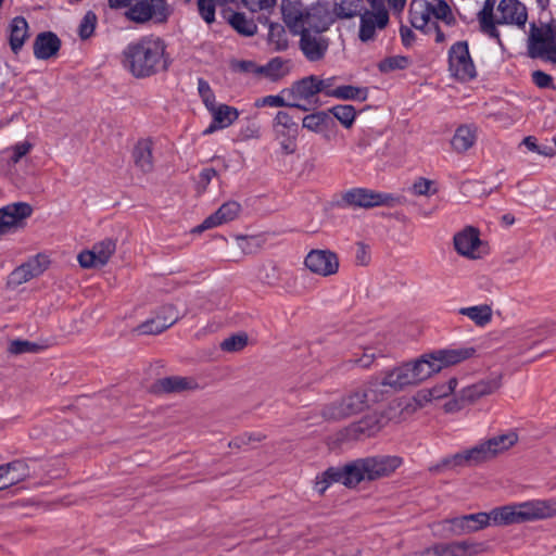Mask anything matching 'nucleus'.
I'll return each mask as SVG.
<instances>
[{"instance_id":"60","label":"nucleus","mask_w":556,"mask_h":556,"mask_svg":"<svg viewBox=\"0 0 556 556\" xmlns=\"http://www.w3.org/2000/svg\"><path fill=\"white\" fill-rule=\"evenodd\" d=\"M413 400L418 407H424L433 401V393H431L430 389H422L414 395Z\"/></svg>"},{"instance_id":"52","label":"nucleus","mask_w":556,"mask_h":556,"mask_svg":"<svg viewBox=\"0 0 556 556\" xmlns=\"http://www.w3.org/2000/svg\"><path fill=\"white\" fill-rule=\"evenodd\" d=\"M410 191L415 195H431L437 192V189L432 180L419 177L414 181Z\"/></svg>"},{"instance_id":"58","label":"nucleus","mask_w":556,"mask_h":556,"mask_svg":"<svg viewBox=\"0 0 556 556\" xmlns=\"http://www.w3.org/2000/svg\"><path fill=\"white\" fill-rule=\"evenodd\" d=\"M407 0H368L370 7H377L388 3L389 8L393 10L395 13H401Z\"/></svg>"},{"instance_id":"8","label":"nucleus","mask_w":556,"mask_h":556,"mask_svg":"<svg viewBox=\"0 0 556 556\" xmlns=\"http://www.w3.org/2000/svg\"><path fill=\"white\" fill-rule=\"evenodd\" d=\"M344 206L353 208H371L393 206L396 198L390 193L377 192L367 188H351L342 193Z\"/></svg>"},{"instance_id":"18","label":"nucleus","mask_w":556,"mask_h":556,"mask_svg":"<svg viewBox=\"0 0 556 556\" xmlns=\"http://www.w3.org/2000/svg\"><path fill=\"white\" fill-rule=\"evenodd\" d=\"M518 441V435L514 431H508L503 434H498L490 438L486 441L480 442L476 445L479 451V456L482 463L488 462L498 454L509 450Z\"/></svg>"},{"instance_id":"35","label":"nucleus","mask_w":556,"mask_h":556,"mask_svg":"<svg viewBox=\"0 0 556 556\" xmlns=\"http://www.w3.org/2000/svg\"><path fill=\"white\" fill-rule=\"evenodd\" d=\"M277 138H298L299 125L292 116L285 112H277L273 122Z\"/></svg>"},{"instance_id":"41","label":"nucleus","mask_w":556,"mask_h":556,"mask_svg":"<svg viewBox=\"0 0 556 556\" xmlns=\"http://www.w3.org/2000/svg\"><path fill=\"white\" fill-rule=\"evenodd\" d=\"M368 98V89L365 87H356L352 85L338 86L336 99L366 101Z\"/></svg>"},{"instance_id":"22","label":"nucleus","mask_w":556,"mask_h":556,"mask_svg":"<svg viewBox=\"0 0 556 556\" xmlns=\"http://www.w3.org/2000/svg\"><path fill=\"white\" fill-rule=\"evenodd\" d=\"M241 205L236 201H228L224 203L214 214L206 217L201 225H199L194 231L202 232L206 229H211L220 226L225 223L233 220L240 213Z\"/></svg>"},{"instance_id":"2","label":"nucleus","mask_w":556,"mask_h":556,"mask_svg":"<svg viewBox=\"0 0 556 556\" xmlns=\"http://www.w3.org/2000/svg\"><path fill=\"white\" fill-rule=\"evenodd\" d=\"M122 65L136 78L151 77L168 66L166 43L157 36H143L129 42L122 52Z\"/></svg>"},{"instance_id":"29","label":"nucleus","mask_w":556,"mask_h":556,"mask_svg":"<svg viewBox=\"0 0 556 556\" xmlns=\"http://www.w3.org/2000/svg\"><path fill=\"white\" fill-rule=\"evenodd\" d=\"M501 387L500 377L488 380H481L475 384L465 388L462 391V399L468 402H475L478 399L495 392Z\"/></svg>"},{"instance_id":"26","label":"nucleus","mask_w":556,"mask_h":556,"mask_svg":"<svg viewBox=\"0 0 556 556\" xmlns=\"http://www.w3.org/2000/svg\"><path fill=\"white\" fill-rule=\"evenodd\" d=\"M283 93H289L291 101H309L318 94L316 76L309 75L300 80L294 81L289 88H283Z\"/></svg>"},{"instance_id":"38","label":"nucleus","mask_w":556,"mask_h":556,"mask_svg":"<svg viewBox=\"0 0 556 556\" xmlns=\"http://www.w3.org/2000/svg\"><path fill=\"white\" fill-rule=\"evenodd\" d=\"M212 118L216 122V125L223 129L231 126L239 117V111L227 104H216L212 110H208Z\"/></svg>"},{"instance_id":"20","label":"nucleus","mask_w":556,"mask_h":556,"mask_svg":"<svg viewBox=\"0 0 556 556\" xmlns=\"http://www.w3.org/2000/svg\"><path fill=\"white\" fill-rule=\"evenodd\" d=\"M301 35L300 47L303 54L309 61H318L324 58L328 49V40L321 33L299 31Z\"/></svg>"},{"instance_id":"39","label":"nucleus","mask_w":556,"mask_h":556,"mask_svg":"<svg viewBox=\"0 0 556 556\" xmlns=\"http://www.w3.org/2000/svg\"><path fill=\"white\" fill-rule=\"evenodd\" d=\"M329 119L326 112L319 111L304 116L302 126L309 131L320 134L327 128Z\"/></svg>"},{"instance_id":"47","label":"nucleus","mask_w":556,"mask_h":556,"mask_svg":"<svg viewBox=\"0 0 556 556\" xmlns=\"http://www.w3.org/2000/svg\"><path fill=\"white\" fill-rule=\"evenodd\" d=\"M220 4L237 3L239 0H217ZM251 12L268 11L276 5V0H240Z\"/></svg>"},{"instance_id":"25","label":"nucleus","mask_w":556,"mask_h":556,"mask_svg":"<svg viewBox=\"0 0 556 556\" xmlns=\"http://www.w3.org/2000/svg\"><path fill=\"white\" fill-rule=\"evenodd\" d=\"M479 451H477L476 445L471 448L465 450L463 452L453 454L451 456L444 457L439 464L430 467L431 471H441L443 469H452L462 466H471L481 464V459L479 456Z\"/></svg>"},{"instance_id":"61","label":"nucleus","mask_w":556,"mask_h":556,"mask_svg":"<svg viewBox=\"0 0 556 556\" xmlns=\"http://www.w3.org/2000/svg\"><path fill=\"white\" fill-rule=\"evenodd\" d=\"M400 36L405 47H410L415 41V33L407 26H401Z\"/></svg>"},{"instance_id":"9","label":"nucleus","mask_w":556,"mask_h":556,"mask_svg":"<svg viewBox=\"0 0 556 556\" xmlns=\"http://www.w3.org/2000/svg\"><path fill=\"white\" fill-rule=\"evenodd\" d=\"M448 71L454 78L460 81H469L477 76L467 41H457L450 48Z\"/></svg>"},{"instance_id":"27","label":"nucleus","mask_w":556,"mask_h":556,"mask_svg":"<svg viewBox=\"0 0 556 556\" xmlns=\"http://www.w3.org/2000/svg\"><path fill=\"white\" fill-rule=\"evenodd\" d=\"M60 47L61 41L55 34L41 33L35 39L34 54L39 60H48L58 53Z\"/></svg>"},{"instance_id":"44","label":"nucleus","mask_w":556,"mask_h":556,"mask_svg":"<svg viewBox=\"0 0 556 556\" xmlns=\"http://www.w3.org/2000/svg\"><path fill=\"white\" fill-rule=\"evenodd\" d=\"M160 388L165 392H180L191 388V381L182 377H167L159 381Z\"/></svg>"},{"instance_id":"30","label":"nucleus","mask_w":556,"mask_h":556,"mask_svg":"<svg viewBox=\"0 0 556 556\" xmlns=\"http://www.w3.org/2000/svg\"><path fill=\"white\" fill-rule=\"evenodd\" d=\"M152 148L153 142L148 138L139 140L134 148V162L143 173H149L153 168Z\"/></svg>"},{"instance_id":"1","label":"nucleus","mask_w":556,"mask_h":556,"mask_svg":"<svg viewBox=\"0 0 556 556\" xmlns=\"http://www.w3.org/2000/svg\"><path fill=\"white\" fill-rule=\"evenodd\" d=\"M473 348H456L440 350L431 354H426L412 363H404L395 367V372L391 375L394 386H415L433 374L439 372L447 366L456 365L473 356Z\"/></svg>"},{"instance_id":"21","label":"nucleus","mask_w":556,"mask_h":556,"mask_svg":"<svg viewBox=\"0 0 556 556\" xmlns=\"http://www.w3.org/2000/svg\"><path fill=\"white\" fill-rule=\"evenodd\" d=\"M163 312L168 313V316L155 315L140 324L136 331L140 334H157L173 326L179 318L178 312L173 305L163 306Z\"/></svg>"},{"instance_id":"42","label":"nucleus","mask_w":556,"mask_h":556,"mask_svg":"<svg viewBox=\"0 0 556 556\" xmlns=\"http://www.w3.org/2000/svg\"><path fill=\"white\" fill-rule=\"evenodd\" d=\"M330 112L345 128H350L356 117V110L350 104L336 105Z\"/></svg>"},{"instance_id":"49","label":"nucleus","mask_w":556,"mask_h":556,"mask_svg":"<svg viewBox=\"0 0 556 556\" xmlns=\"http://www.w3.org/2000/svg\"><path fill=\"white\" fill-rule=\"evenodd\" d=\"M23 466L20 462L9 463L0 466V485L1 490L14 484L20 480L18 477L10 476L12 470H16L18 467Z\"/></svg>"},{"instance_id":"34","label":"nucleus","mask_w":556,"mask_h":556,"mask_svg":"<svg viewBox=\"0 0 556 556\" xmlns=\"http://www.w3.org/2000/svg\"><path fill=\"white\" fill-rule=\"evenodd\" d=\"M256 108H294L307 111V108L298 101H291L289 93H283V89L278 94H269L255 100Z\"/></svg>"},{"instance_id":"46","label":"nucleus","mask_w":556,"mask_h":556,"mask_svg":"<svg viewBox=\"0 0 556 556\" xmlns=\"http://www.w3.org/2000/svg\"><path fill=\"white\" fill-rule=\"evenodd\" d=\"M248 344V336L243 332L232 334L220 343L224 352L233 353L243 350Z\"/></svg>"},{"instance_id":"6","label":"nucleus","mask_w":556,"mask_h":556,"mask_svg":"<svg viewBox=\"0 0 556 556\" xmlns=\"http://www.w3.org/2000/svg\"><path fill=\"white\" fill-rule=\"evenodd\" d=\"M556 516V500H532L505 505L486 513L488 526L523 523Z\"/></svg>"},{"instance_id":"17","label":"nucleus","mask_w":556,"mask_h":556,"mask_svg":"<svg viewBox=\"0 0 556 556\" xmlns=\"http://www.w3.org/2000/svg\"><path fill=\"white\" fill-rule=\"evenodd\" d=\"M304 263L312 273L324 277L336 274L339 268L337 254L329 250H312Z\"/></svg>"},{"instance_id":"10","label":"nucleus","mask_w":556,"mask_h":556,"mask_svg":"<svg viewBox=\"0 0 556 556\" xmlns=\"http://www.w3.org/2000/svg\"><path fill=\"white\" fill-rule=\"evenodd\" d=\"M358 16V38L362 42L372 41L377 33L388 26L390 20L386 4L371 7V10L364 8Z\"/></svg>"},{"instance_id":"19","label":"nucleus","mask_w":556,"mask_h":556,"mask_svg":"<svg viewBox=\"0 0 556 556\" xmlns=\"http://www.w3.org/2000/svg\"><path fill=\"white\" fill-rule=\"evenodd\" d=\"M327 477L339 479V482L346 486H355L367 480L366 472L363 470L362 458L345 465L343 468L331 467L327 469Z\"/></svg>"},{"instance_id":"43","label":"nucleus","mask_w":556,"mask_h":556,"mask_svg":"<svg viewBox=\"0 0 556 556\" xmlns=\"http://www.w3.org/2000/svg\"><path fill=\"white\" fill-rule=\"evenodd\" d=\"M229 22L238 33L245 36H252L257 30L256 24L252 20H248L242 13H233Z\"/></svg>"},{"instance_id":"55","label":"nucleus","mask_w":556,"mask_h":556,"mask_svg":"<svg viewBox=\"0 0 556 556\" xmlns=\"http://www.w3.org/2000/svg\"><path fill=\"white\" fill-rule=\"evenodd\" d=\"M8 350L12 354L34 353L39 350V345L28 340H14Z\"/></svg>"},{"instance_id":"45","label":"nucleus","mask_w":556,"mask_h":556,"mask_svg":"<svg viewBox=\"0 0 556 556\" xmlns=\"http://www.w3.org/2000/svg\"><path fill=\"white\" fill-rule=\"evenodd\" d=\"M383 417L377 413L365 416L358 422V431L371 435L382 428Z\"/></svg>"},{"instance_id":"57","label":"nucleus","mask_w":556,"mask_h":556,"mask_svg":"<svg viewBox=\"0 0 556 556\" xmlns=\"http://www.w3.org/2000/svg\"><path fill=\"white\" fill-rule=\"evenodd\" d=\"M532 81L539 88H553V78L551 75L546 74L543 71H534L532 73Z\"/></svg>"},{"instance_id":"7","label":"nucleus","mask_w":556,"mask_h":556,"mask_svg":"<svg viewBox=\"0 0 556 556\" xmlns=\"http://www.w3.org/2000/svg\"><path fill=\"white\" fill-rule=\"evenodd\" d=\"M527 48L531 58L556 63V23H532Z\"/></svg>"},{"instance_id":"40","label":"nucleus","mask_w":556,"mask_h":556,"mask_svg":"<svg viewBox=\"0 0 556 556\" xmlns=\"http://www.w3.org/2000/svg\"><path fill=\"white\" fill-rule=\"evenodd\" d=\"M459 313L469 317L478 326L486 325L492 317L491 308L488 305L464 307L459 309Z\"/></svg>"},{"instance_id":"11","label":"nucleus","mask_w":556,"mask_h":556,"mask_svg":"<svg viewBox=\"0 0 556 556\" xmlns=\"http://www.w3.org/2000/svg\"><path fill=\"white\" fill-rule=\"evenodd\" d=\"M33 207L26 202H15L0 208V240L23 229Z\"/></svg>"},{"instance_id":"16","label":"nucleus","mask_w":556,"mask_h":556,"mask_svg":"<svg viewBox=\"0 0 556 556\" xmlns=\"http://www.w3.org/2000/svg\"><path fill=\"white\" fill-rule=\"evenodd\" d=\"M49 264L50 262L48 256L38 254L15 268L9 275L8 285L10 287H17L29 281L30 279L40 276L48 268Z\"/></svg>"},{"instance_id":"23","label":"nucleus","mask_w":556,"mask_h":556,"mask_svg":"<svg viewBox=\"0 0 556 556\" xmlns=\"http://www.w3.org/2000/svg\"><path fill=\"white\" fill-rule=\"evenodd\" d=\"M480 244L479 232L473 227H467L454 236V248L463 256L477 258Z\"/></svg>"},{"instance_id":"36","label":"nucleus","mask_w":556,"mask_h":556,"mask_svg":"<svg viewBox=\"0 0 556 556\" xmlns=\"http://www.w3.org/2000/svg\"><path fill=\"white\" fill-rule=\"evenodd\" d=\"M256 73L264 75L271 81H278L290 73L289 61L281 58H274L268 63L260 66Z\"/></svg>"},{"instance_id":"31","label":"nucleus","mask_w":556,"mask_h":556,"mask_svg":"<svg viewBox=\"0 0 556 556\" xmlns=\"http://www.w3.org/2000/svg\"><path fill=\"white\" fill-rule=\"evenodd\" d=\"M29 37L28 23L22 16L14 17L9 25V42L12 51L17 53Z\"/></svg>"},{"instance_id":"15","label":"nucleus","mask_w":556,"mask_h":556,"mask_svg":"<svg viewBox=\"0 0 556 556\" xmlns=\"http://www.w3.org/2000/svg\"><path fill=\"white\" fill-rule=\"evenodd\" d=\"M116 250V242L106 238L96 243L91 250L83 251L78 254V263L84 268L104 266Z\"/></svg>"},{"instance_id":"53","label":"nucleus","mask_w":556,"mask_h":556,"mask_svg":"<svg viewBox=\"0 0 556 556\" xmlns=\"http://www.w3.org/2000/svg\"><path fill=\"white\" fill-rule=\"evenodd\" d=\"M408 63H409V61L406 56L395 55V56H390V58L383 60L380 63L379 68L381 72L404 70L408 66Z\"/></svg>"},{"instance_id":"50","label":"nucleus","mask_w":556,"mask_h":556,"mask_svg":"<svg viewBox=\"0 0 556 556\" xmlns=\"http://www.w3.org/2000/svg\"><path fill=\"white\" fill-rule=\"evenodd\" d=\"M198 91L207 111L212 110L213 106L217 104L210 84L203 78L198 79Z\"/></svg>"},{"instance_id":"54","label":"nucleus","mask_w":556,"mask_h":556,"mask_svg":"<svg viewBox=\"0 0 556 556\" xmlns=\"http://www.w3.org/2000/svg\"><path fill=\"white\" fill-rule=\"evenodd\" d=\"M337 79L338 78L336 76L327 78H319L318 76H316L318 93H324L327 97L336 98L338 90Z\"/></svg>"},{"instance_id":"48","label":"nucleus","mask_w":556,"mask_h":556,"mask_svg":"<svg viewBox=\"0 0 556 556\" xmlns=\"http://www.w3.org/2000/svg\"><path fill=\"white\" fill-rule=\"evenodd\" d=\"M31 149V144L27 141L18 142L11 149L3 152V156L8 159L10 165L17 164Z\"/></svg>"},{"instance_id":"24","label":"nucleus","mask_w":556,"mask_h":556,"mask_svg":"<svg viewBox=\"0 0 556 556\" xmlns=\"http://www.w3.org/2000/svg\"><path fill=\"white\" fill-rule=\"evenodd\" d=\"M447 521L451 523V531L455 535L472 533L488 527L486 513L464 515Z\"/></svg>"},{"instance_id":"33","label":"nucleus","mask_w":556,"mask_h":556,"mask_svg":"<svg viewBox=\"0 0 556 556\" xmlns=\"http://www.w3.org/2000/svg\"><path fill=\"white\" fill-rule=\"evenodd\" d=\"M332 2L333 9L331 13L334 21L337 18L349 20L358 16L365 8L364 0H332Z\"/></svg>"},{"instance_id":"32","label":"nucleus","mask_w":556,"mask_h":556,"mask_svg":"<svg viewBox=\"0 0 556 556\" xmlns=\"http://www.w3.org/2000/svg\"><path fill=\"white\" fill-rule=\"evenodd\" d=\"M476 140L477 128L472 125H462L456 129L451 144L456 152L462 153L469 150L475 144Z\"/></svg>"},{"instance_id":"4","label":"nucleus","mask_w":556,"mask_h":556,"mask_svg":"<svg viewBox=\"0 0 556 556\" xmlns=\"http://www.w3.org/2000/svg\"><path fill=\"white\" fill-rule=\"evenodd\" d=\"M495 1L485 0L478 12L480 30L501 43L497 25H509L523 29L528 21L526 5L519 0H501L494 11Z\"/></svg>"},{"instance_id":"59","label":"nucleus","mask_w":556,"mask_h":556,"mask_svg":"<svg viewBox=\"0 0 556 556\" xmlns=\"http://www.w3.org/2000/svg\"><path fill=\"white\" fill-rule=\"evenodd\" d=\"M339 482V479H332L327 477V470L321 476L316 478L315 490L319 494H324L325 491L333 483Z\"/></svg>"},{"instance_id":"28","label":"nucleus","mask_w":556,"mask_h":556,"mask_svg":"<svg viewBox=\"0 0 556 556\" xmlns=\"http://www.w3.org/2000/svg\"><path fill=\"white\" fill-rule=\"evenodd\" d=\"M305 13L301 0H281V14L285 23L290 30L295 34L296 29H302V17Z\"/></svg>"},{"instance_id":"64","label":"nucleus","mask_w":556,"mask_h":556,"mask_svg":"<svg viewBox=\"0 0 556 556\" xmlns=\"http://www.w3.org/2000/svg\"><path fill=\"white\" fill-rule=\"evenodd\" d=\"M538 154L553 157L556 155V147H553L552 144H539Z\"/></svg>"},{"instance_id":"51","label":"nucleus","mask_w":556,"mask_h":556,"mask_svg":"<svg viewBox=\"0 0 556 556\" xmlns=\"http://www.w3.org/2000/svg\"><path fill=\"white\" fill-rule=\"evenodd\" d=\"M97 24V16L93 12L88 11L83 17L79 27L78 34L81 39H88L94 31Z\"/></svg>"},{"instance_id":"3","label":"nucleus","mask_w":556,"mask_h":556,"mask_svg":"<svg viewBox=\"0 0 556 556\" xmlns=\"http://www.w3.org/2000/svg\"><path fill=\"white\" fill-rule=\"evenodd\" d=\"M395 372V367L381 371L378 376L371 378L368 383L359 390H356L344 396L341 401L327 406L324 409V416L327 419H341L363 412L370 404L380 402L384 399L386 388L393 391H400L405 386H394L391 375Z\"/></svg>"},{"instance_id":"62","label":"nucleus","mask_w":556,"mask_h":556,"mask_svg":"<svg viewBox=\"0 0 556 556\" xmlns=\"http://www.w3.org/2000/svg\"><path fill=\"white\" fill-rule=\"evenodd\" d=\"M280 140V144H281V148L282 150L287 153V154H291L295 151V148H296V144H295V140L296 138H278Z\"/></svg>"},{"instance_id":"5","label":"nucleus","mask_w":556,"mask_h":556,"mask_svg":"<svg viewBox=\"0 0 556 556\" xmlns=\"http://www.w3.org/2000/svg\"><path fill=\"white\" fill-rule=\"evenodd\" d=\"M410 24L425 34H434V41L443 43L446 39L439 23L447 27L456 24L455 15L444 0L413 1L409 10Z\"/></svg>"},{"instance_id":"14","label":"nucleus","mask_w":556,"mask_h":556,"mask_svg":"<svg viewBox=\"0 0 556 556\" xmlns=\"http://www.w3.org/2000/svg\"><path fill=\"white\" fill-rule=\"evenodd\" d=\"M362 462L368 481L388 477L403 464V459L395 455L366 457L362 458Z\"/></svg>"},{"instance_id":"56","label":"nucleus","mask_w":556,"mask_h":556,"mask_svg":"<svg viewBox=\"0 0 556 556\" xmlns=\"http://www.w3.org/2000/svg\"><path fill=\"white\" fill-rule=\"evenodd\" d=\"M198 11L201 17L212 24L215 21V2L214 0H198Z\"/></svg>"},{"instance_id":"37","label":"nucleus","mask_w":556,"mask_h":556,"mask_svg":"<svg viewBox=\"0 0 556 556\" xmlns=\"http://www.w3.org/2000/svg\"><path fill=\"white\" fill-rule=\"evenodd\" d=\"M164 8V5H156L155 2H149L147 0H141L132 4L128 11L127 16L129 20L135 21L137 23H144L152 18V16L156 13L157 10Z\"/></svg>"},{"instance_id":"12","label":"nucleus","mask_w":556,"mask_h":556,"mask_svg":"<svg viewBox=\"0 0 556 556\" xmlns=\"http://www.w3.org/2000/svg\"><path fill=\"white\" fill-rule=\"evenodd\" d=\"M333 23V14L329 9L328 3L317 2L316 4L305 9V13L301 21L303 28L296 29L295 34L299 31L323 33L326 31Z\"/></svg>"},{"instance_id":"13","label":"nucleus","mask_w":556,"mask_h":556,"mask_svg":"<svg viewBox=\"0 0 556 556\" xmlns=\"http://www.w3.org/2000/svg\"><path fill=\"white\" fill-rule=\"evenodd\" d=\"M483 551V544L471 540L437 543L420 553V556H475Z\"/></svg>"},{"instance_id":"63","label":"nucleus","mask_w":556,"mask_h":556,"mask_svg":"<svg viewBox=\"0 0 556 556\" xmlns=\"http://www.w3.org/2000/svg\"><path fill=\"white\" fill-rule=\"evenodd\" d=\"M431 393H433V400L442 399L451 394V388L441 386H435L430 389Z\"/></svg>"}]
</instances>
